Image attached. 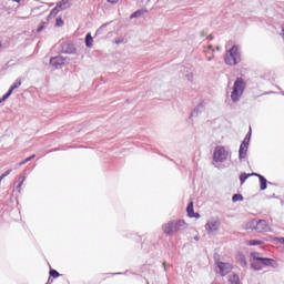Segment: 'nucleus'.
<instances>
[{
	"label": "nucleus",
	"mask_w": 284,
	"mask_h": 284,
	"mask_svg": "<svg viewBox=\"0 0 284 284\" xmlns=\"http://www.w3.org/2000/svg\"><path fill=\"white\" fill-rule=\"evenodd\" d=\"M209 50H212V45H209Z\"/></svg>",
	"instance_id": "33"
},
{
	"label": "nucleus",
	"mask_w": 284,
	"mask_h": 284,
	"mask_svg": "<svg viewBox=\"0 0 284 284\" xmlns=\"http://www.w3.org/2000/svg\"><path fill=\"white\" fill-rule=\"evenodd\" d=\"M12 1H16V3H21V0H12Z\"/></svg>",
	"instance_id": "31"
},
{
	"label": "nucleus",
	"mask_w": 284,
	"mask_h": 284,
	"mask_svg": "<svg viewBox=\"0 0 284 284\" xmlns=\"http://www.w3.org/2000/svg\"><path fill=\"white\" fill-rule=\"evenodd\" d=\"M227 156H230V153L225 150V146L219 145L215 148L213 152V161H215V163L227 161Z\"/></svg>",
	"instance_id": "4"
},
{
	"label": "nucleus",
	"mask_w": 284,
	"mask_h": 284,
	"mask_svg": "<svg viewBox=\"0 0 284 284\" xmlns=\"http://www.w3.org/2000/svg\"><path fill=\"white\" fill-rule=\"evenodd\" d=\"M236 63H239V47L233 45L226 53L225 64L236 65Z\"/></svg>",
	"instance_id": "5"
},
{
	"label": "nucleus",
	"mask_w": 284,
	"mask_h": 284,
	"mask_svg": "<svg viewBox=\"0 0 284 284\" xmlns=\"http://www.w3.org/2000/svg\"><path fill=\"white\" fill-rule=\"evenodd\" d=\"M43 28H45V22H41L37 32H41L43 30Z\"/></svg>",
	"instance_id": "28"
},
{
	"label": "nucleus",
	"mask_w": 284,
	"mask_h": 284,
	"mask_svg": "<svg viewBox=\"0 0 284 284\" xmlns=\"http://www.w3.org/2000/svg\"><path fill=\"white\" fill-rule=\"evenodd\" d=\"M233 203H236V201H243V195L241 194H234L232 197Z\"/></svg>",
	"instance_id": "24"
},
{
	"label": "nucleus",
	"mask_w": 284,
	"mask_h": 284,
	"mask_svg": "<svg viewBox=\"0 0 284 284\" xmlns=\"http://www.w3.org/2000/svg\"><path fill=\"white\" fill-rule=\"evenodd\" d=\"M37 155L36 154H32L31 156L24 159L23 161H21L19 163V165H26V163H29V161H32V159H34Z\"/></svg>",
	"instance_id": "21"
},
{
	"label": "nucleus",
	"mask_w": 284,
	"mask_h": 284,
	"mask_svg": "<svg viewBox=\"0 0 284 284\" xmlns=\"http://www.w3.org/2000/svg\"><path fill=\"white\" fill-rule=\"evenodd\" d=\"M12 172V169L7 170L4 173L0 175V181H3L4 176H8Z\"/></svg>",
	"instance_id": "27"
},
{
	"label": "nucleus",
	"mask_w": 284,
	"mask_h": 284,
	"mask_svg": "<svg viewBox=\"0 0 284 284\" xmlns=\"http://www.w3.org/2000/svg\"><path fill=\"white\" fill-rule=\"evenodd\" d=\"M219 274L227 276L232 272V264L225 262H217Z\"/></svg>",
	"instance_id": "8"
},
{
	"label": "nucleus",
	"mask_w": 284,
	"mask_h": 284,
	"mask_svg": "<svg viewBox=\"0 0 284 284\" xmlns=\"http://www.w3.org/2000/svg\"><path fill=\"white\" fill-rule=\"evenodd\" d=\"M254 176H257L260 179V183H261V190H267V179H265V176L258 174V173H253Z\"/></svg>",
	"instance_id": "14"
},
{
	"label": "nucleus",
	"mask_w": 284,
	"mask_h": 284,
	"mask_svg": "<svg viewBox=\"0 0 284 284\" xmlns=\"http://www.w3.org/2000/svg\"><path fill=\"white\" fill-rule=\"evenodd\" d=\"M19 88H21V79L16 80V82L10 87L7 94L2 97V99L0 100V103H3V101H6L7 99H10V97L12 95V92H14V90Z\"/></svg>",
	"instance_id": "9"
},
{
	"label": "nucleus",
	"mask_w": 284,
	"mask_h": 284,
	"mask_svg": "<svg viewBox=\"0 0 284 284\" xmlns=\"http://www.w3.org/2000/svg\"><path fill=\"white\" fill-rule=\"evenodd\" d=\"M250 176H254V173H242L240 175V182H241V185H243V183H245V181H247V179H250Z\"/></svg>",
	"instance_id": "17"
},
{
	"label": "nucleus",
	"mask_w": 284,
	"mask_h": 284,
	"mask_svg": "<svg viewBox=\"0 0 284 284\" xmlns=\"http://www.w3.org/2000/svg\"><path fill=\"white\" fill-rule=\"evenodd\" d=\"M108 3H119V0H106Z\"/></svg>",
	"instance_id": "30"
},
{
	"label": "nucleus",
	"mask_w": 284,
	"mask_h": 284,
	"mask_svg": "<svg viewBox=\"0 0 284 284\" xmlns=\"http://www.w3.org/2000/svg\"><path fill=\"white\" fill-rule=\"evenodd\" d=\"M229 281L231 284H241V278L236 274L231 275Z\"/></svg>",
	"instance_id": "19"
},
{
	"label": "nucleus",
	"mask_w": 284,
	"mask_h": 284,
	"mask_svg": "<svg viewBox=\"0 0 284 284\" xmlns=\"http://www.w3.org/2000/svg\"><path fill=\"white\" fill-rule=\"evenodd\" d=\"M246 155H247V143L243 141L240 146V159H245Z\"/></svg>",
	"instance_id": "15"
},
{
	"label": "nucleus",
	"mask_w": 284,
	"mask_h": 284,
	"mask_svg": "<svg viewBox=\"0 0 284 284\" xmlns=\"http://www.w3.org/2000/svg\"><path fill=\"white\" fill-rule=\"evenodd\" d=\"M236 260L239 261L240 265H242V266L247 265V260H245V255L237 254Z\"/></svg>",
	"instance_id": "18"
},
{
	"label": "nucleus",
	"mask_w": 284,
	"mask_h": 284,
	"mask_svg": "<svg viewBox=\"0 0 284 284\" xmlns=\"http://www.w3.org/2000/svg\"><path fill=\"white\" fill-rule=\"evenodd\" d=\"M251 256L253 261H256L260 265H265L266 267H274V263H276L274 258L262 257L258 252L252 253Z\"/></svg>",
	"instance_id": "6"
},
{
	"label": "nucleus",
	"mask_w": 284,
	"mask_h": 284,
	"mask_svg": "<svg viewBox=\"0 0 284 284\" xmlns=\"http://www.w3.org/2000/svg\"><path fill=\"white\" fill-rule=\"evenodd\" d=\"M246 245H251V246L262 245V242L258 240H251V241L246 242Z\"/></svg>",
	"instance_id": "22"
},
{
	"label": "nucleus",
	"mask_w": 284,
	"mask_h": 284,
	"mask_svg": "<svg viewBox=\"0 0 284 284\" xmlns=\"http://www.w3.org/2000/svg\"><path fill=\"white\" fill-rule=\"evenodd\" d=\"M62 52L63 54H74L77 48H74V44L65 42L62 44Z\"/></svg>",
	"instance_id": "12"
},
{
	"label": "nucleus",
	"mask_w": 284,
	"mask_h": 284,
	"mask_svg": "<svg viewBox=\"0 0 284 284\" xmlns=\"http://www.w3.org/2000/svg\"><path fill=\"white\" fill-rule=\"evenodd\" d=\"M213 58H207V61H212Z\"/></svg>",
	"instance_id": "32"
},
{
	"label": "nucleus",
	"mask_w": 284,
	"mask_h": 284,
	"mask_svg": "<svg viewBox=\"0 0 284 284\" xmlns=\"http://www.w3.org/2000/svg\"><path fill=\"white\" fill-rule=\"evenodd\" d=\"M245 80L243 78H237L233 84V91L231 92V99L233 103L241 101V97L245 92Z\"/></svg>",
	"instance_id": "2"
},
{
	"label": "nucleus",
	"mask_w": 284,
	"mask_h": 284,
	"mask_svg": "<svg viewBox=\"0 0 284 284\" xmlns=\"http://www.w3.org/2000/svg\"><path fill=\"white\" fill-rule=\"evenodd\" d=\"M251 136H252V133H248V134L245 136V139H244L245 143H247V144L250 143Z\"/></svg>",
	"instance_id": "29"
},
{
	"label": "nucleus",
	"mask_w": 284,
	"mask_h": 284,
	"mask_svg": "<svg viewBox=\"0 0 284 284\" xmlns=\"http://www.w3.org/2000/svg\"><path fill=\"white\" fill-rule=\"evenodd\" d=\"M17 183H18L17 186H16L17 190H21L23 183H26V176H24V175L20 176V178L18 179V182H17Z\"/></svg>",
	"instance_id": "20"
},
{
	"label": "nucleus",
	"mask_w": 284,
	"mask_h": 284,
	"mask_svg": "<svg viewBox=\"0 0 284 284\" xmlns=\"http://www.w3.org/2000/svg\"><path fill=\"white\" fill-rule=\"evenodd\" d=\"M209 234H214V232H219V227H221V222H219V220H213L211 222H209L205 225Z\"/></svg>",
	"instance_id": "10"
},
{
	"label": "nucleus",
	"mask_w": 284,
	"mask_h": 284,
	"mask_svg": "<svg viewBox=\"0 0 284 284\" xmlns=\"http://www.w3.org/2000/svg\"><path fill=\"white\" fill-rule=\"evenodd\" d=\"M143 14V10H138L131 14V19H136V17H141Z\"/></svg>",
	"instance_id": "26"
},
{
	"label": "nucleus",
	"mask_w": 284,
	"mask_h": 284,
	"mask_svg": "<svg viewBox=\"0 0 284 284\" xmlns=\"http://www.w3.org/2000/svg\"><path fill=\"white\" fill-rule=\"evenodd\" d=\"M49 274L50 276H52V278H59V276H61V274H59L57 270H51Z\"/></svg>",
	"instance_id": "25"
},
{
	"label": "nucleus",
	"mask_w": 284,
	"mask_h": 284,
	"mask_svg": "<svg viewBox=\"0 0 284 284\" xmlns=\"http://www.w3.org/2000/svg\"><path fill=\"white\" fill-rule=\"evenodd\" d=\"M64 23H65V22L63 21V19H62L61 17L57 18V20H55V26H57L58 28L63 27Z\"/></svg>",
	"instance_id": "23"
},
{
	"label": "nucleus",
	"mask_w": 284,
	"mask_h": 284,
	"mask_svg": "<svg viewBox=\"0 0 284 284\" xmlns=\"http://www.w3.org/2000/svg\"><path fill=\"white\" fill-rule=\"evenodd\" d=\"M162 230L164 234L172 236V234H176V232H183V230H187V223H185L183 220L170 221L163 224Z\"/></svg>",
	"instance_id": "1"
},
{
	"label": "nucleus",
	"mask_w": 284,
	"mask_h": 284,
	"mask_svg": "<svg viewBox=\"0 0 284 284\" xmlns=\"http://www.w3.org/2000/svg\"><path fill=\"white\" fill-rule=\"evenodd\" d=\"M50 65H52V68H55V70H59V68H61V65H65V59L61 55L52 58L50 60Z\"/></svg>",
	"instance_id": "11"
},
{
	"label": "nucleus",
	"mask_w": 284,
	"mask_h": 284,
	"mask_svg": "<svg viewBox=\"0 0 284 284\" xmlns=\"http://www.w3.org/2000/svg\"><path fill=\"white\" fill-rule=\"evenodd\" d=\"M246 230H255V232H272V229L270 227V224H267V221L265 220H251L246 224Z\"/></svg>",
	"instance_id": "3"
},
{
	"label": "nucleus",
	"mask_w": 284,
	"mask_h": 284,
	"mask_svg": "<svg viewBox=\"0 0 284 284\" xmlns=\"http://www.w3.org/2000/svg\"><path fill=\"white\" fill-rule=\"evenodd\" d=\"M187 215L190 219H201L199 213H194V202H191L186 207Z\"/></svg>",
	"instance_id": "13"
},
{
	"label": "nucleus",
	"mask_w": 284,
	"mask_h": 284,
	"mask_svg": "<svg viewBox=\"0 0 284 284\" xmlns=\"http://www.w3.org/2000/svg\"><path fill=\"white\" fill-rule=\"evenodd\" d=\"M65 6H68V1L67 0H62L60 1L50 12V14L48 16V19H54V17H57V14H59V12L65 10Z\"/></svg>",
	"instance_id": "7"
},
{
	"label": "nucleus",
	"mask_w": 284,
	"mask_h": 284,
	"mask_svg": "<svg viewBox=\"0 0 284 284\" xmlns=\"http://www.w3.org/2000/svg\"><path fill=\"white\" fill-rule=\"evenodd\" d=\"M0 48H1V42H0Z\"/></svg>",
	"instance_id": "34"
},
{
	"label": "nucleus",
	"mask_w": 284,
	"mask_h": 284,
	"mask_svg": "<svg viewBox=\"0 0 284 284\" xmlns=\"http://www.w3.org/2000/svg\"><path fill=\"white\" fill-rule=\"evenodd\" d=\"M93 43H94V39L92 38V34L88 33L85 36V45H87V48H92Z\"/></svg>",
	"instance_id": "16"
}]
</instances>
